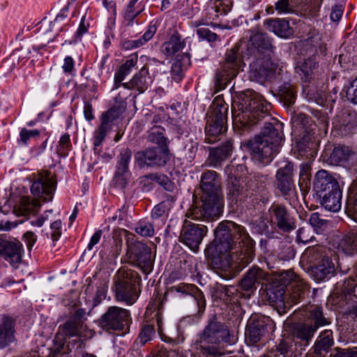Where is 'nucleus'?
<instances>
[{
    "instance_id": "nucleus-1",
    "label": "nucleus",
    "mask_w": 357,
    "mask_h": 357,
    "mask_svg": "<svg viewBox=\"0 0 357 357\" xmlns=\"http://www.w3.org/2000/svg\"><path fill=\"white\" fill-rule=\"evenodd\" d=\"M249 109H245L239 116L242 127L249 128L265 120L259 135L246 143L252 159L258 164L270 163L281 148L284 141V124L268 114L270 105L256 92H252Z\"/></svg>"
},
{
    "instance_id": "nucleus-2",
    "label": "nucleus",
    "mask_w": 357,
    "mask_h": 357,
    "mask_svg": "<svg viewBox=\"0 0 357 357\" xmlns=\"http://www.w3.org/2000/svg\"><path fill=\"white\" fill-rule=\"evenodd\" d=\"M214 232L215 238L207 252L219 268L240 271L252 261L255 241L244 227L228 221L220 223Z\"/></svg>"
},
{
    "instance_id": "nucleus-3",
    "label": "nucleus",
    "mask_w": 357,
    "mask_h": 357,
    "mask_svg": "<svg viewBox=\"0 0 357 357\" xmlns=\"http://www.w3.org/2000/svg\"><path fill=\"white\" fill-rule=\"evenodd\" d=\"M236 341V337L226 324L220 321L216 315H212L192 342L191 356L220 357L223 354L222 349L225 345L233 344Z\"/></svg>"
},
{
    "instance_id": "nucleus-4",
    "label": "nucleus",
    "mask_w": 357,
    "mask_h": 357,
    "mask_svg": "<svg viewBox=\"0 0 357 357\" xmlns=\"http://www.w3.org/2000/svg\"><path fill=\"white\" fill-rule=\"evenodd\" d=\"M329 324L330 321L324 315L322 307L314 306L310 310L305 322L298 328L295 337L282 338L278 345L260 357L296 356L303 349V346L308 345L319 327Z\"/></svg>"
},
{
    "instance_id": "nucleus-5",
    "label": "nucleus",
    "mask_w": 357,
    "mask_h": 357,
    "mask_svg": "<svg viewBox=\"0 0 357 357\" xmlns=\"http://www.w3.org/2000/svg\"><path fill=\"white\" fill-rule=\"evenodd\" d=\"M201 183L202 194L200 204L191 208L188 216L196 220L218 218L222 211L223 204L217 172L213 170L204 172Z\"/></svg>"
},
{
    "instance_id": "nucleus-6",
    "label": "nucleus",
    "mask_w": 357,
    "mask_h": 357,
    "mask_svg": "<svg viewBox=\"0 0 357 357\" xmlns=\"http://www.w3.org/2000/svg\"><path fill=\"white\" fill-rule=\"evenodd\" d=\"M56 184V177L50 172H39L31 188V194L36 199L22 197L18 206L15 208L17 214L27 216L36 213L41 206L40 202H47L52 200Z\"/></svg>"
},
{
    "instance_id": "nucleus-7",
    "label": "nucleus",
    "mask_w": 357,
    "mask_h": 357,
    "mask_svg": "<svg viewBox=\"0 0 357 357\" xmlns=\"http://www.w3.org/2000/svg\"><path fill=\"white\" fill-rule=\"evenodd\" d=\"M141 276L126 267L120 268L113 278L112 291L118 302L132 305L139 298Z\"/></svg>"
},
{
    "instance_id": "nucleus-8",
    "label": "nucleus",
    "mask_w": 357,
    "mask_h": 357,
    "mask_svg": "<svg viewBox=\"0 0 357 357\" xmlns=\"http://www.w3.org/2000/svg\"><path fill=\"white\" fill-rule=\"evenodd\" d=\"M229 105L222 96H216L207 113V122L205 127V142L215 143L218 137L227 130Z\"/></svg>"
},
{
    "instance_id": "nucleus-9",
    "label": "nucleus",
    "mask_w": 357,
    "mask_h": 357,
    "mask_svg": "<svg viewBox=\"0 0 357 357\" xmlns=\"http://www.w3.org/2000/svg\"><path fill=\"white\" fill-rule=\"evenodd\" d=\"M294 164L287 162L277 170L274 182L275 194L282 197L289 205L295 204L298 200L294 179Z\"/></svg>"
},
{
    "instance_id": "nucleus-10",
    "label": "nucleus",
    "mask_w": 357,
    "mask_h": 357,
    "mask_svg": "<svg viewBox=\"0 0 357 357\" xmlns=\"http://www.w3.org/2000/svg\"><path fill=\"white\" fill-rule=\"evenodd\" d=\"M155 324H157L158 332H162V317L160 308L154 312L151 320L146 321L140 326L138 335L130 349L132 357H144L142 347L155 337Z\"/></svg>"
},
{
    "instance_id": "nucleus-11",
    "label": "nucleus",
    "mask_w": 357,
    "mask_h": 357,
    "mask_svg": "<svg viewBox=\"0 0 357 357\" xmlns=\"http://www.w3.org/2000/svg\"><path fill=\"white\" fill-rule=\"evenodd\" d=\"M283 73V68H279L273 62L271 57H255L250 63L249 77L250 80L263 84L266 81L275 79Z\"/></svg>"
},
{
    "instance_id": "nucleus-12",
    "label": "nucleus",
    "mask_w": 357,
    "mask_h": 357,
    "mask_svg": "<svg viewBox=\"0 0 357 357\" xmlns=\"http://www.w3.org/2000/svg\"><path fill=\"white\" fill-rule=\"evenodd\" d=\"M131 320L128 310L118 306H110L99 318L98 325L109 333L122 331L129 325Z\"/></svg>"
},
{
    "instance_id": "nucleus-13",
    "label": "nucleus",
    "mask_w": 357,
    "mask_h": 357,
    "mask_svg": "<svg viewBox=\"0 0 357 357\" xmlns=\"http://www.w3.org/2000/svg\"><path fill=\"white\" fill-rule=\"evenodd\" d=\"M126 106L124 102L116 105L108 110L102 112L100 116V125L93 133V146H99L105 139L107 134L113 126L116 124L120 116L126 111Z\"/></svg>"
},
{
    "instance_id": "nucleus-14",
    "label": "nucleus",
    "mask_w": 357,
    "mask_h": 357,
    "mask_svg": "<svg viewBox=\"0 0 357 357\" xmlns=\"http://www.w3.org/2000/svg\"><path fill=\"white\" fill-rule=\"evenodd\" d=\"M268 213L272 225L280 231L289 234L296 228V219L284 204L273 202Z\"/></svg>"
},
{
    "instance_id": "nucleus-15",
    "label": "nucleus",
    "mask_w": 357,
    "mask_h": 357,
    "mask_svg": "<svg viewBox=\"0 0 357 357\" xmlns=\"http://www.w3.org/2000/svg\"><path fill=\"white\" fill-rule=\"evenodd\" d=\"M126 256L129 262L139 268L144 274L152 271L151 249L146 243L141 241L128 243Z\"/></svg>"
},
{
    "instance_id": "nucleus-16",
    "label": "nucleus",
    "mask_w": 357,
    "mask_h": 357,
    "mask_svg": "<svg viewBox=\"0 0 357 357\" xmlns=\"http://www.w3.org/2000/svg\"><path fill=\"white\" fill-rule=\"evenodd\" d=\"M357 284L354 280H348L336 284L331 294L333 305L340 307L352 304L353 314L357 317V296L355 294Z\"/></svg>"
},
{
    "instance_id": "nucleus-17",
    "label": "nucleus",
    "mask_w": 357,
    "mask_h": 357,
    "mask_svg": "<svg viewBox=\"0 0 357 357\" xmlns=\"http://www.w3.org/2000/svg\"><path fill=\"white\" fill-rule=\"evenodd\" d=\"M270 177L268 174L259 172L254 173L248 178L246 186L248 191L251 193V206H255L259 202L266 204L269 200L270 193L266 190Z\"/></svg>"
},
{
    "instance_id": "nucleus-18",
    "label": "nucleus",
    "mask_w": 357,
    "mask_h": 357,
    "mask_svg": "<svg viewBox=\"0 0 357 357\" xmlns=\"http://www.w3.org/2000/svg\"><path fill=\"white\" fill-rule=\"evenodd\" d=\"M135 160L139 167H164L170 160L168 147L148 148L135 154Z\"/></svg>"
},
{
    "instance_id": "nucleus-19",
    "label": "nucleus",
    "mask_w": 357,
    "mask_h": 357,
    "mask_svg": "<svg viewBox=\"0 0 357 357\" xmlns=\"http://www.w3.org/2000/svg\"><path fill=\"white\" fill-rule=\"evenodd\" d=\"M313 190L319 199L342 192L337 180L324 169L317 172L313 182Z\"/></svg>"
},
{
    "instance_id": "nucleus-20",
    "label": "nucleus",
    "mask_w": 357,
    "mask_h": 357,
    "mask_svg": "<svg viewBox=\"0 0 357 357\" xmlns=\"http://www.w3.org/2000/svg\"><path fill=\"white\" fill-rule=\"evenodd\" d=\"M274 50L275 47L272 43V40L267 34L257 33L251 36L247 45L246 52H243L242 58H249L250 56L254 57L268 56V57H271Z\"/></svg>"
},
{
    "instance_id": "nucleus-21",
    "label": "nucleus",
    "mask_w": 357,
    "mask_h": 357,
    "mask_svg": "<svg viewBox=\"0 0 357 357\" xmlns=\"http://www.w3.org/2000/svg\"><path fill=\"white\" fill-rule=\"evenodd\" d=\"M206 232V226L195 224L185 220L179 239L181 242L186 245L190 250L196 252Z\"/></svg>"
},
{
    "instance_id": "nucleus-22",
    "label": "nucleus",
    "mask_w": 357,
    "mask_h": 357,
    "mask_svg": "<svg viewBox=\"0 0 357 357\" xmlns=\"http://www.w3.org/2000/svg\"><path fill=\"white\" fill-rule=\"evenodd\" d=\"M274 328L275 323L269 317L257 314L250 319L246 335L250 341L255 344L266 335L273 332Z\"/></svg>"
},
{
    "instance_id": "nucleus-23",
    "label": "nucleus",
    "mask_w": 357,
    "mask_h": 357,
    "mask_svg": "<svg viewBox=\"0 0 357 357\" xmlns=\"http://www.w3.org/2000/svg\"><path fill=\"white\" fill-rule=\"evenodd\" d=\"M227 197L228 199L236 204H245L251 205L250 195L247 190L246 182L243 178L236 176L230 172L227 177Z\"/></svg>"
},
{
    "instance_id": "nucleus-24",
    "label": "nucleus",
    "mask_w": 357,
    "mask_h": 357,
    "mask_svg": "<svg viewBox=\"0 0 357 357\" xmlns=\"http://www.w3.org/2000/svg\"><path fill=\"white\" fill-rule=\"evenodd\" d=\"M85 320V310L78 308L63 326H59V328H62V331L66 336L78 337L77 340H75V347L77 349L82 347L81 337H82V331L86 328V326L84 325Z\"/></svg>"
},
{
    "instance_id": "nucleus-25",
    "label": "nucleus",
    "mask_w": 357,
    "mask_h": 357,
    "mask_svg": "<svg viewBox=\"0 0 357 357\" xmlns=\"http://www.w3.org/2000/svg\"><path fill=\"white\" fill-rule=\"evenodd\" d=\"M132 158V151L126 148L121 150L116 166L115 174L113 177V183L115 188L124 189L128 184L131 173L129 169V163Z\"/></svg>"
},
{
    "instance_id": "nucleus-26",
    "label": "nucleus",
    "mask_w": 357,
    "mask_h": 357,
    "mask_svg": "<svg viewBox=\"0 0 357 357\" xmlns=\"http://www.w3.org/2000/svg\"><path fill=\"white\" fill-rule=\"evenodd\" d=\"M16 326L17 317L13 314H0V349H6L17 342Z\"/></svg>"
},
{
    "instance_id": "nucleus-27",
    "label": "nucleus",
    "mask_w": 357,
    "mask_h": 357,
    "mask_svg": "<svg viewBox=\"0 0 357 357\" xmlns=\"http://www.w3.org/2000/svg\"><path fill=\"white\" fill-rule=\"evenodd\" d=\"M243 62L240 56V48L235 46L227 52L225 60L221 66L219 76L222 80H229L237 75Z\"/></svg>"
},
{
    "instance_id": "nucleus-28",
    "label": "nucleus",
    "mask_w": 357,
    "mask_h": 357,
    "mask_svg": "<svg viewBox=\"0 0 357 357\" xmlns=\"http://www.w3.org/2000/svg\"><path fill=\"white\" fill-rule=\"evenodd\" d=\"M169 292L181 294V296H190L195 300L200 315L206 308V299L204 293L196 285L192 284L180 283L169 288Z\"/></svg>"
},
{
    "instance_id": "nucleus-29",
    "label": "nucleus",
    "mask_w": 357,
    "mask_h": 357,
    "mask_svg": "<svg viewBox=\"0 0 357 357\" xmlns=\"http://www.w3.org/2000/svg\"><path fill=\"white\" fill-rule=\"evenodd\" d=\"M335 272L334 264L329 257H324L320 262L307 268L309 275L318 282L328 280Z\"/></svg>"
},
{
    "instance_id": "nucleus-30",
    "label": "nucleus",
    "mask_w": 357,
    "mask_h": 357,
    "mask_svg": "<svg viewBox=\"0 0 357 357\" xmlns=\"http://www.w3.org/2000/svg\"><path fill=\"white\" fill-rule=\"evenodd\" d=\"M137 1H130L123 12V21L122 22V33L124 36L131 33V28L139 25V22L135 20V18L143 11L144 6L140 3L137 5Z\"/></svg>"
},
{
    "instance_id": "nucleus-31",
    "label": "nucleus",
    "mask_w": 357,
    "mask_h": 357,
    "mask_svg": "<svg viewBox=\"0 0 357 357\" xmlns=\"http://www.w3.org/2000/svg\"><path fill=\"white\" fill-rule=\"evenodd\" d=\"M153 79L149 74V68L143 66L128 82L122 84L123 88L130 90H135L139 93L146 91L152 83Z\"/></svg>"
},
{
    "instance_id": "nucleus-32",
    "label": "nucleus",
    "mask_w": 357,
    "mask_h": 357,
    "mask_svg": "<svg viewBox=\"0 0 357 357\" xmlns=\"http://www.w3.org/2000/svg\"><path fill=\"white\" fill-rule=\"evenodd\" d=\"M234 150V140L231 139H225L217 147L210 148L209 159L211 165L218 167L221 162L231 156Z\"/></svg>"
},
{
    "instance_id": "nucleus-33",
    "label": "nucleus",
    "mask_w": 357,
    "mask_h": 357,
    "mask_svg": "<svg viewBox=\"0 0 357 357\" xmlns=\"http://www.w3.org/2000/svg\"><path fill=\"white\" fill-rule=\"evenodd\" d=\"M266 278V274L261 268L252 266L245 275L240 283V287L245 291H253L256 284Z\"/></svg>"
},
{
    "instance_id": "nucleus-34",
    "label": "nucleus",
    "mask_w": 357,
    "mask_h": 357,
    "mask_svg": "<svg viewBox=\"0 0 357 357\" xmlns=\"http://www.w3.org/2000/svg\"><path fill=\"white\" fill-rule=\"evenodd\" d=\"M6 250L3 259L13 267L17 268L22 261L24 254L22 243L17 239H10Z\"/></svg>"
},
{
    "instance_id": "nucleus-35",
    "label": "nucleus",
    "mask_w": 357,
    "mask_h": 357,
    "mask_svg": "<svg viewBox=\"0 0 357 357\" xmlns=\"http://www.w3.org/2000/svg\"><path fill=\"white\" fill-rule=\"evenodd\" d=\"M265 24L267 29L280 38H287L293 35V30L288 21L284 19H268Z\"/></svg>"
},
{
    "instance_id": "nucleus-36",
    "label": "nucleus",
    "mask_w": 357,
    "mask_h": 357,
    "mask_svg": "<svg viewBox=\"0 0 357 357\" xmlns=\"http://www.w3.org/2000/svg\"><path fill=\"white\" fill-rule=\"evenodd\" d=\"M337 250L347 255H352L357 252V226L339 241Z\"/></svg>"
},
{
    "instance_id": "nucleus-37",
    "label": "nucleus",
    "mask_w": 357,
    "mask_h": 357,
    "mask_svg": "<svg viewBox=\"0 0 357 357\" xmlns=\"http://www.w3.org/2000/svg\"><path fill=\"white\" fill-rule=\"evenodd\" d=\"M185 47V41L181 40V36L178 32H175L170 39L162 45V51L167 56H177Z\"/></svg>"
},
{
    "instance_id": "nucleus-38",
    "label": "nucleus",
    "mask_w": 357,
    "mask_h": 357,
    "mask_svg": "<svg viewBox=\"0 0 357 357\" xmlns=\"http://www.w3.org/2000/svg\"><path fill=\"white\" fill-rule=\"evenodd\" d=\"M324 257H328L326 255V248L320 245H316L307 248L301 256V260L303 262H306L310 265H314Z\"/></svg>"
},
{
    "instance_id": "nucleus-39",
    "label": "nucleus",
    "mask_w": 357,
    "mask_h": 357,
    "mask_svg": "<svg viewBox=\"0 0 357 357\" xmlns=\"http://www.w3.org/2000/svg\"><path fill=\"white\" fill-rule=\"evenodd\" d=\"M275 95L284 105L290 106L295 102L296 91L289 82L284 81L275 90Z\"/></svg>"
},
{
    "instance_id": "nucleus-40",
    "label": "nucleus",
    "mask_w": 357,
    "mask_h": 357,
    "mask_svg": "<svg viewBox=\"0 0 357 357\" xmlns=\"http://www.w3.org/2000/svg\"><path fill=\"white\" fill-rule=\"evenodd\" d=\"M318 67L314 57H309L302 61H298L295 69L304 82H310L312 77L313 71Z\"/></svg>"
},
{
    "instance_id": "nucleus-41",
    "label": "nucleus",
    "mask_w": 357,
    "mask_h": 357,
    "mask_svg": "<svg viewBox=\"0 0 357 357\" xmlns=\"http://www.w3.org/2000/svg\"><path fill=\"white\" fill-rule=\"evenodd\" d=\"M156 31L157 26L155 23L151 22L147 30L140 38L124 40L122 44L123 49L130 50L142 46L153 38Z\"/></svg>"
},
{
    "instance_id": "nucleus-42",
    "label": "nucleus",
    "mask_w": 357,
    "mask_h": 357,
    "mask_svg": "<svg viewBox=\"0 0 357 357\" xmlns=\"http://www.w3.org/2000/svg\"><path fill=\"white\" fill-rule=\"evenodd\" d=\"M207 24L204 19L192 21L190 22L191 27L196 28V33L199 40H206L211 43L220 40L219 36L214 32L211 31L208 28L202 26Z\"/></svg>"
},
{
    "instance_id": "nucleus-43",
    "label": "nucleus",
    "mask_w": 357,
    "mask_h": 357,
    "mask_svg": "<svg viewBox=\"0 0 357 357\" xmlns=\"http://www.w3.org/2000/svg\"><path fill=\"white\" fill-rule=\"evenodd\" d=\"M137 61V59L131 58L127 59L124 63H123L119 70L114 74V86L112 89H118L121 86H122V81L126 78L127 75H128L132 69L135 67Z\"/></svg>"
},
{
    "instance_id": "nucleus-44",
    "label": "nucleus",
    "mask_w": 357,
    "mask_h": 357,
    "mask_svg": "<svg viewBox=\"0 0 357 357\" xmlns=\"http://www.w3.org/2000/svg\"><path fill=\"white\" fill-rule=\"evenodd\" d=\"M189 61V54L184 53L182 55H178L175 61L173 62L170 73L172 79L176 82H179L183 79L184 77L183 64L185 62Z\"/></svg>"
},
{
    "instance_id": "nucleus-45",
    "label": "nucleus",
    "mask_w": 357,
    "mask_h": 357,
    "mask_svg": "<svg viewBox=\"0 0 357 357\" xmlns=\"http://www.w3.org/2000/svg\"><path fill=\"white\" fill-rule=\"evenodd\" d=\"M333 344V332L325 330L321 333L314 345V352L321 354L322 351H328Z\"/></svg>"
},
{
    "instance_id": "nucleus-46",
    "label": "nucleus",
    "mask_w": 357,
    "mask_h": 357,
    "mask_svg": "<svg viewBox=\"0 0 357 357\" xmlns=\"http://www.w3.org/2000/svg\"><path fill=\"white\" fill-rule=\"evenodd\" d=\"M165 130L161 126H153L149 132V142L158 145V148L168 147V139L165 136Z\"/></svg>"
},
{
    "instance_id": "nucleus-47",
    "label": "nucleus",
    "mask_w": 357,
    "mask_h": 357,
    "mask_svg": "<svg viewBox=\"0 0 357 357\" xmlns=\"http://www.w3.org/2000/svg\"><path fill=\"white\" fill-rule=\"evenodd\" d=\"M308 284L302 279L297 280L287 290L290 291L291 296L294 301L297 302L304 297L306 291H308Z\"/></svg>"
},
{
    "instance_id": "nucleus-48",
    "label": "nucleus",
    "mask_w": 357,
    "mask_h": 357,
    "mask_svg": "<svg viewBox=\"0 0 357 357\" xmlns=\"http://www.w3.org/2000/svg\"><path fill=\"white\" fill-rule=\"evenodd\" d=\"M342 192L339 195H331L330 197L319 199L320 204L325 209L331 212H338L342 206Z\"/></svg>"
},
{
    "instance_id": "nucleus-49",
    "label": "nucleus",
    "mask_w": 357,
    "mask_h": 357,
    "mask_svg": "<svg viewBox=\"0 0 357 357\" xmlns=\"http://www.w3.org/2000/svg\"><path fill=\"white\" fill-rule=\"evenodd\" d=\"M350 152L349 148L344 146L335 147L329 158L331 163L338 165L347 161Z\"/></svg>"
},
{
    "instance_id": "nucleus-50",
    "label": "nucleus",
    "mask_w": 357,
    "mask_h": 357,
    "mask_svg": "<svg viewBox=\"0 0 357 357\" xmlns=\"http://www.w3.org/2000/svg\"><path fill=\"white\" fill-rule=\"evenodd\" d=\"M89 27L90 17L87 20L86 15H84L82 17L77 31L74 36H72L71 39L66 40L65 43H68V44L72 45L80 42L83 36L88 32Z\"/></svg>"
},
{
    "instance_id": "nucleus-51",
    "label": "nucleus",
    "mask_w": 357,
    "mask_h": 357,
    "mask_svg": "<svg viewBox=\"0 0 357 357\" xmlns=\"http://www.w3.org/2000/svg\"><path fill=\"white\" fill-rule=\"evenodd\" d=\"M285 289L282 286H271L267 289V296L270 302L275 303H283L284 301Z\"/></svg>"
},
{
    "instance_id": "nucleus-52",
    "label": "nucleus",
    "mask_w": 357,
    "mask_h": 357,
    "mask_svg": "<svg viewBox=\"0 0 357 357\" xmlns=\"http://www.w3.org/2000/svg\"><path fill=\"white\" fill-rule=\"evenodd\" d=\"M299 279H301L300 277L291 270L282 271L279 275V281L280 282L279 285L284 287V288L287 287V289Z\"/></svg>"
},
{
    "instance_id": "nucleus-53",
    "label": "nucleus",
    "mask_w": 357,
    "mask_h": 357,
    "mask_svg": "<svg viewBox=\"0 0 357 357\" xmlns=\"http://www.w3.org/2000/svg\"><path fill=\"white\" fill-rule=\"evenodd\" d=\"M295 256L293 245L289 243H281L278 251V257L280 260L289 261Z\"/></svg>"
},
{
    "instance_id": "nucleus-54",
    "label": "nucleus",
    "mask_w": 357,
    "mask_h": 357,
    "mask_svg": "<svg viewBox=\"0 0 357 357\" xmlns=\"http://www.w3.org/2000/svg\"><path fill=\"white\" fill-rule=\"evenodd\" d=\"M135 232L143 236V237H150L153 236L154 234V228L153 225L146 220H139L135 228Z\"/></svg>"
},
{
    "instance_id": "nucleus-55",
    "label": "nucleus",
    "mask_w": 357,
    "mask_h": 357,
    "mask_svg": "<svg viewBox=\"0 0 357 357\" xmlns=\"http://www.w3.org/2000/svg\"><path fill=\"white\" fill-rule=\"evenodd\" d=\"M199 146V142L197 139H190L185 144L184 147L185 157L189 162L192 161L197 154Z\"/></svg>"
},
{
    "instance_id": "nucleus-56",
    "label": "nucleus",
    "mask_w": 357,
    "mask_h": 357,
    "mask_svg": "<svg viewBox=\"0 0 357 357\" xmlns=\"http://www.w3.org/2000/svg\"><path fill=\"white\" fill-rule=\"evenodd\" d=\"M72 147L70 135L68 133L63 134L59 141L57 151L62 155H67L68 151Z\"/></svg>"
},
{
    "instance_id": "nucleus-57",
    "label": "nucleus",
    "mask_w": 357,
    "mask_h": 357,
    "mask_svg": "<svg viewBox=\"0 0 357 357\" xmlns=\"http://www.w3.org/2000/svg\"><path fill=\"white\" fill-rule=\"evenodd\" d=\"M231 7L232 1H227V3H225L224 1H214L211 10H214L216 17H219L227 14L231 10Z\"/></svg>"
},
{
    "instance_id": "nucleus-58",
    "label": "nucleus",
    "mask_w": 357,
    "mask_h": 357,
    "mask_svg": "<svg viewBox=\"0 0 357 357\" xmlns=\"http://www.w3.org/2000/svg\"><path fill=\"white\" fill-rule=\"evenodd\" d=\"M213 298L218 301H222L227 304L226 285L220 283L215 284L212 290Z\"/></svg>"
},
{
    "instance_id": "nucleus-59",
    "label": "nucleus",
    "mask_w": 357,
    "mask_h": 357,
    "mask_svg": "<svg viewBox=\"0 0 357 357\" xmlns=\"http://www.w3.org/2000/svg\"><path fill=\"white\" fill-rule=\"evenodd\" d=\"M40 135V131L37 129L28 130L26 128H22L20 132V142L24 145H27L29 140L31 138L36 137Z\"/></svg>"
},
{
    "instance_id": "nucleus-60",
    "label": "nucleus",
    "mask_w": 357,
    "mask_h": 357,
    "mask_svg": "<svg viewBox=\"0 0 357 357\" xmlns=\"http://www.w3.org/2000/svg\"><path fill=\"white\" fill-rule=\"evenodd\" d=\"M310 228L301 227L297 231L296 235V241L298 243H302L303 244H306L310 241L314 237L313 236L310 235Z\"/></svg>"
},
{
    "instance_id": "nucleus-61",
    "label": "nucleus",
    "mask_w": 357,
    "mask_h": 357,
    "mask_svg": "<svg viewBox=\"0 0 357 357\" xmlns=\"http://www.w3.org/2000/svg\"><path fill=\"white\" fill-rule=\"evenodd\" d=\"M275 10L280 15L293 13L295 12V6L289 1H276Z\"/></svg>"
},
{
    "instance_id": "nucleus-62",
    "label": "nucleus",
    "mask_w": 357,
    "mask_h": 357,
    "mask_svg": "<svg viewBox=\"0 0 357 357\" xmlns=\"http://www.w3.org/2000/svg\"><path fill=\"white\" fill-rule=\"evenodd\" d=\"M347 202L354 205V210L357 209V178L353 181L349 188Z\"/></svg>"
},
{
    "instance_id": "nucleus-63",
    "label": "nucleus",
    "mask_w": 357,
    "mask_h": 357,
    "mask_svg": "<svg viewBox=\"0 0 357 357\" xmlns=\"http://www.w3.org/2000/svg\"><path fill=\"white\" fill-rule=\"evenodd\" d=\"M62 222L60 220L53 222L50 225V238L53 243L57 241L61 236Z\"/></svg>"
},
{
    "instance_id": "nucleus-64",
    "label": "nucleus",
    "mask_w": 357,
    "mask_h": 357,
    "mask_svg": "<svg viewBox=\"0 0 357 357\" xmlns=\"http://www.w3.org/2000/svg\"><path fill=\"white\" fill-rule=\"evenodd\" d=\"M139 183L142 191L149 192L153 188L154 183L151 176V174L142 176L139 178Z\"/></svg>"
}]
</instances>
